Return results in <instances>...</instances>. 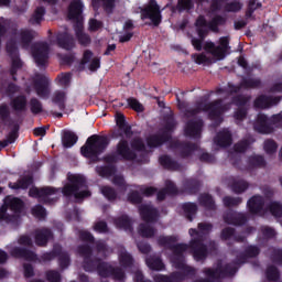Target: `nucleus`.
<instances>
[{"label": "nucleus", "mask_w": 282, "mask_h": 282, "mask_svg": "<svg viewBox=\"0 0 282 282\" xmlns=\"http://www.w3.org/2000/svg\"><path fill=\"white\" fill-rule=\"evenodd\" d=\"M213 230V225L200 223L198 224V231L195 229H189L191 237H195L192 239L189 247L187 245H176V237H160L159 246H163V248H170L173 254L171 257V261L175 268H185L186 272H195L191 267H186L184 263V252L191 250L193 257L196 261H204L208 254V248L204 246V235H208Z\"/></svg>", "instance_id": "1"}, {"label": "nucleus", "mask_w": 282, "mask_h": 282, "mask_svg": "<svg viewBox=\"0 0 282 282\" xmlns=\"http://www.w3.org/2000/svg\"><path fill=\"white\" fill-rule=\"evenodd\" d=\"M79 254L84 257V269L87 272H90V270L96 268L100 276H113L117 281H122V279H124V272H122L120 268L113 269V267L100 262V260H89V257H91V249L89 246L79 247Z\"/></svg>", "instance_id": "2"}, {"label": "nucleus", "mask_w": 282, "mask_h": 282, "mask_svg": "<svg viewBox=\"0 0 282 282\" xmlns=\"http://www.w3.org/2000/svg\"><path fill=\"white\" fill-rule=\"evenodd\" d=\"M226 24V18L221 15H216L210 22H206L203 15H199L195 22L196 30L199 39H192V45L197 52H202V43L208 36V29L212 32H219V25Z\"/></svg>", "instance_id": "3"}, {"label": "nucleus", "mask_w": 282, "mask_h": 282, "mask_svg": "<svg viewBox=\"0 0 282 282\" xmlns=\"http://www.w3.org/2000/svg\"><path fill=\"white\" fill-rule=\"evenodd\" d=\"M68 19L74 21L75 34L80 45H89L91 39L83 32V3L80 0L73 1L68 7Z\"/></svg>", "instance_id": "4"}, {"label": "nucleus", "mask_w": 282, "mask_h": 282, "mask_svg": "<svg viewBox=\"0 0 282 282\" xmlns=\"http://www.w3.org/2000/svg\"><path fill=\"white\" fill-rule=\"evenodd\" d=\"M132 150L129 148L127 140H121L117 144V155L106 158L107 162H118V160H135V151H142L144 143L140 139H134L131 143Z\"/></svg>", "instance_id": "5"}, {"label": "nucleus", "mask_w": 282, "mask_h": 282, "mask_svg": "<svg viewBox=\"0 0 282 282\" xmlns=\"http://www.w3.org/2000/svg\"><path fill=\"white\" fill-rule=\"evenodd\" d=\"M228 109H230L229 104H224L221 100H216L208 105L199 104L195 109L188 110L186 116L187 118H191V116H195V113H199L200 111H208L212 120H217L219 124L221 122V115L225 113V111H228Z\"/></svg>", "instance_id": "6"}, {"label": "nucleus", "mask_w": 282, "mask_h": 282, "mask_svg": "<svg viewBox=\"0 0 282 282\" xmlns=\"http://www.w3.org/2000/svg\"><path fill=\"white\" fill-rule=\"evenodd\" d=\"M69 183L66 184L62 191L63 195L69 197L74 195L75 199H83L85 197H89L91 193L87 189L80 191L85 188V178L80 175H68Z\"/></svg>", "instance_id": "7"}, {"label": "nucleus", "mask_w": 282, "mask_h": 282, "mask_svg": "<svg viewBox=\"0 0 282 282\" xmlns=\"http://www.w3.org/2000/svg\"><path fill=\"white\" fill-rule=\"evenodd\" d=\"M139 213L143 221H145V224L140 225L139 235H141V237H153L155 229L151 227V224L158 219V210L151 205H141Z\"/></svg>", "instance_id": "8"}, {"label": "nucleus", "mask_w": 282, "mask_h": 282, "mask_svg": "<svg viewBox=\"0 0 282 282\" xmlns=\"http://www.w3.org/2000/svg\"><path fill=\"white\" fill-rule=\"evenodd\" d=\"M23 208V202L19 198L7 197L4 206L0 208V219L2 221H17L19 213Z\"/></svg>", "instance_id": "9"}, {"label": "nucleus", "mask_w": 282, "mask_h": 282, "mask_svg": "<svg viewBox=\"0 0 282 282\" xmlns=\"http://www.w3.org/2000/svg\"><path fill=\"white\" fill-rule=\"evenodd\" d=\"M108 144L105 138L91 135L87 139L86 145L82 147V153L85 158H94L95 155H100Z\"/></svg>", "instance_id": "10"}, {"label": "nucleus", "mask_w": 282, "mask_h": 282, "mask_svg": "<svg viewBox=\"0 0 282 282\" xmlns=\"http://www.w3.org/2000/svg\"><path fill=\"white\" fill-rule=\"evenodd\" d=\"M230 39L228 36H224L219 39V45L216 46L213 42H205L203 48L207 54H212L214 58L217 61H223L226 58V52L229 50Z\"/></svg>", "instance_id": "11"}, {"label": "nucleus", "mask_w": 282, "mask_h": 282, "mask_svg": "<svg viewBox=\"0 0 282 282\" xmlns=\"http://www.w3.org/2000/svg\"><path fill=\"white\" fill-rule=\"evenodd\" d=\"M279 122L282 123V111L279 115H274L271 119L260 113L258 115L253 129L258 131V133H272V131H274L272 124H279Z\"/></svg>", "instance_id": "12"}, {"label": "nucleus", "mask_w": 282, "mask_h": 282, "mask_svg": "<svg viewBox=\"0 0 282 282\" xmlns=\"http://www.w3.org/2000/svg\"><path fill=\"white\" fill-rule=\"evenodd\" d=\"M236 272V265L225 264L224 262H218L216 270H205V274L210 279V281H217V279H224V276H232Z\"/></svg>", "instance_id": "13"}, {"label": "nucleus", "mask_w": 282, "mask_h": 282, "mask_svg": "<svg viewBox=\"0 0 282 282\" xmlns=\"http://www.w3.org/2000/svg\"><path fill=\"white\" fill-rule=\"evenodd\" d=\"M32 55L37 67H45L50 58V46L45 42L35 43L32 47Z\"/></svg>", "instance_id": "14"}, {"label": "nucleus", "mask_w": 282, "mask_h": 282, "mask_svg": "<svg viewBox=\"0 0 282 282\" xmlns=\"http://www.w3.org/2000/svg\"><path fill=\"white\" fill-rule=\"evenodd\" d=\"M57 191L54 187H32L29 191L30 197H37L41 202L45 204H52L56 202L58 197H56Z\"/></svg>", "instance_id": "15"}, {"label": "nucleus", "mask_w": 282, "mask_h": 282, "mask_svg": "<svg viewBox=\"0 0 282 282\" xmlns=\"http://www.w3.org/2000/svg\"><path fill=\"white\" fill-rule=\"evenodd\" d=\"M141 19H150L153 25H160V23H162L160 6H158L155 0H151L144 9H141Z\"/></svg>", "instance_id": "16"}, {"label": "nucleus", "mask_w": 282, "mask_h": 282, "mask_svg": "<svg viewBox=\"0 0 282 282\" xmlns=\"http://www.w3.org/2000/svg\"><path fill=\"white\" fill-rule=\"evenodd\" d=\"M175 127V121L173 119H170L167 121V124L165 127V130L161 131V134H152L148 138V147H160L161 144H164L169 138H171V131H173V128Z\"/></svg>", "instance_id": "17"}, {"label": "nucleus", "mask_w": 282, "mask_h": 282, "mask_svg": "<svg viewBox=\"0 0 282 282\" xmlns=\"http://www.w3.org/2000/svg\"><path fill=\"white\" fill-rule=\"evenodd\" d=\"M202 127H204V123L200 119H191L186 123L185 135H188L189 138H199V135H202Z\"/></svg>", "instance_id": "18"}, {"label": "nucleus", "mask_w": 282, "mask_h": 282, "mask_svg": "<svg viewBox=\"0 0 282 282\" xmlns=\"http://www.w3.org/2000/svg\"><path fill=\"white\" fill-rule=\"evenodd\" d=\"M34 87L40 98H47V96H50V89L47 88V77H45V75L35 76Z\"/></svg>", "instance_id": "19"}, {"label": "nucleus", "mask_w": 282, "mask_h": 282, "mask_svg": "<svg viewBox=\"0 0 282 282\" xmlns=\"http://www.w3.org/2000/svg\"><path fill=\"white\" fill-rule=\"evenodd\" d=\"M7 51L11 56V61H12L11 75L13 76V80H15L14 74H17V69H21V65H22L21 59H19V51L17 50V46L12 44V42H9L7 44Z\"/></svg>", "instance_id": "20"}, {"label": "nucleus", "mask_w": 282, "mask_h": 282, "mask_svg": "<svg viewBox=\"0 0 282 282\" xmlns=\"http://www.w3.org/2000/svg\"><path fill=\"white\" fill-rule=\"evenodd\" d=\"M138 191H140V193H143L145 197H151V195H154V193H158V189H155L154 187H147V188L137 187L135 191L130 193L128 196V199L129 202H131V204H140V202H142V196H140Z\"/></svg>", "instance_id": "21"}, {"label": "nucleus", "mask_w": 282, "mask_h": 282, "mask_svg": "<svg viewBox=\"0 0 282 282\" xmlns=\"http://www.w3.org/2000/svg\"><path fill=\"white\" fill-rule=\"evenodd\" d=\"M15 41L21 43L22 47H28L33 39H36V32L29 30H21L14 35Z\"/></svg>", "instance_id": "22"}, {"label": "nucleus", "mask_w": 282, "mask_h": 282, "mask_svg": "<svg viewBox=\"0 0 282 282\" xmlns=\"http://www.w3.org/2000/svg\"><path fill=\"white\" fill-rule=\"evenodd\" d=\"M87 63H90L88 66V69L90 72H96V69L100 68V57H94V53L89 50H86L84 52L82 64L85 65Z\"/></svg>", "instance_id": "23"}, {"label": "nucleus", "mask_w": 282, "mask_h": 282, "mask_svg": "<svg viewBox=\"0 0 282 282\" xmlns=\"http://www.w3.org/2000/svg\"><path fill=\"white\" fill-rule=\"evenodd\" d=\"M57 45L63 50H72L74 48V45H76V42L74 41V36L65 31L64 33H58Z\"/></svg>", "instance_id": "24"}, {"label": "nucleus", "mask_w": 282, "mask_h": 282, "mask_svg": "<svg viewBox=\"0 0 282 282\" xmlns=\"http://www.w3.org/2000/svg\"><path fill=\"white\" fill-rule=\"evenodd\" d=\"M276 102H279V97L260 96L254 100V107L256 109H268V107H272Z\"/></svg>", "instance_id": "25"}, {"label": "nucleus", "mask_w": 282, "mask_h": 282, "mask_svg": "<svg viewBox=\"0 0 282 282\" xmlns=\"http://www.w3.org/2000/svg\"><path fill=\"white\" fill-rule=\"evenodd\" d=\"M214 142L217 147H230L232 144V134L228 130H223L217 134Z\"/></svg>", "instance_id": "26"}, {"label": "nucleus", "mask_w": 282, "mask_h": 282, "mask_svg": "<svg viewBox=\"0 0 282 282\" xmlns=\"http://www.w3.org/2000/svg\"><path fill=\"white\" fill-rule=\"evenodd\" d=\"M52 239V231L50 229H37L35 231V243L36 246H46L47 241Z\"/></svg>", "instance_id": "27"}, {"label": "nucleus", "mask_w": 282, "mask_h": 282, "mask_svg": "<svg viewBox=\"0 0 282 282\" xmlns=\"http://www.w3.org/2000/svg\"><path fill=\"white\" fill-rule=\"evenodd\" d=\"M248 207L250 213L253 215H257L263 210V198L261 196H253L249 202H248Z\"/></svg>", "instance_id": "28"}, {"label": "nucleus", "mask_w": 282, "mask_h": 282, "mask_svg": "<svg viewBox=\"0 0 282 282\" xmlns=\"http://www.w3.org/2000/svg\"><path fill=\"white\" fill-rule=\"evenodd\" d=\"M116 122L117 126L119 127L120 131H122L126 135V138H131V127H129L127 124V122L124 121V115L118 112L116 115Z\"/></svg>", "instance_id": "29"}, {"label": "nucleus", "mask_w": 282, "mask_h": 282, "mask_svg": "<svg viewBox=\"0 0 282 282\" xmlns=\"http://www.w3.org/2000/svg\"><path fill=\"white\" fill-rule=\"evenodd\" d=\"M29 186H32V176H24L15 183H9V188L13 191H19V188L25 191Z\"/></svg>", "instance_id": "30"}, {"label": "nucleus", "mask_w": 282, "mask_h": 282, "mask_svg": "<svg viewBox=\"0 0 282 282\" xmlns=\"http://www.w3.org/2000/svg\"><path fill=\"white\" fill-rule=\"evenodd\" d=\"M13 257H18L19 259H25L26 261H34L36 259V254L32 251L14 248L11 251Z\"/></svg>", "instance_id": "31"}, {"label": "nucleus", "mask_w": 282, "mask_h": 282, "mask_svg": "<svg viewBox=\"0 0 282 282\" xmlns=\"http://www.w3.org/2000/svg\"><path fill=\"white\" fill-rule=\"evenodd\" d=\"M166 193H169V195H177V187L171 181H166L165 189L160 191L158 193L159 202H162L164 199V197H166Z\"/></svg>", "instance_id": "32"}, {"label": "nucleus", "mask_w": 282, "mask_h": 282, "mask_svg": "<svg viewBox=\"0 0 282 282\" xmlns=\"http://www.w3.org/2000/svg\"><path fill=\"white\" fill-rule=\"evenodd\" d=\"M62 142L66 149H70V147L78 142V137L72 131H64Z\"/></svg>", "instance_id": "33"}, {"label": "nucleus", "mask_w": 282, "mask_h": 282, "mask_svg": "<svg viewBox=\"0 0 282 282\" xmlns=\"http://www.w3.org/2000/svg\"><path fill=\"white\" fill-rule=\"evenodd\" d=\"M119 263L122 268H131L133 265V258L123 248L119 249Z\"/></svg>", "instance_id": "34"}, {"label": "nucleus", "mask_w": 282, "mask_h": 282, "mask_svg": "<svg viewBox=\"0 0 282 282\" xmlns=\"http://www.w3.org/2000/svg\"><path fill=\"white\" fill-rule=\"evenodd\" d=\"M225 221L234 226H241V224H246L247 218L243 214H230L229 216H225Z\"/></svg>", "instance_id": "35"}, {"label": "nucleus", "mask_w": 282, "mask_h": 282, "mask_svg": "<svg viewBox=\"0 0 282 282\" xmlns=\"http://www.w3.org/2000/svg\"><path fill=\"white\" fill-rule=\"evenodd\" d=\"M247 101H248L247 97H238L235 100V104L237 105V107H240L238 111L235 113L236 120H243V118H246V109H243V105H246Z\"/></svg>", "instance_id": "36"}, {"label": "nucleus", "mask_w": 282, "mask_h": 282, "mask_svg": "<svg viewBox=\"0 0 282 282\" xmlns=\"http://www.w3.org/2000/svg\"><path fill=\"white\" fill-rule=\"evenodd\" d=\"M11 107L14 111H25V107H28V99L25 96H18L12 99Z\"/></svg>", "instance_id": "37"}, {"label": "nucleus", "mask_w": 282, "mask_h": 282, "mask_svg": "<svg viewBox=\"0 0 282 282\" xmlns=\"http://www.w3.org/2000/svg\"><path fill=\"white\" fill-rule=\"evenodd\" d=\"M184 280V275L182 273H173L170 278L166 275H155V282H180Z\"/></svg>", "instance_id": "38"}, {"label": "nucleus", "mask_w": 282, "mask_h": 282, "mask_svg": "<svg viewBox=\"0 0 282 282\" xmlns=\"http://www.w3.org/2000/svg\"><path fill=\"white\" fill-rule=\"evenodd\" d=\"M145 263L150 270H164V263L162 260H160V258H147Z\"/></svg>", "instance_id": "39"}, {"label": "nucleus", "mask_w": 282, "mask_h": 282, "mask_svg": "<svg viewBox=\"0 0 282 282\" xmlns=\"http://www.w3.org/2000/svg\"><path fill=\"white\" fill-rule=\"evenodd\" d=\"M192 58L196 65H210L213 58L208 57L206 53L193 54Z\"/></svg>", "instance_id": "40"}, {"label": "nucleus", "mask_w": 282, "mask_h": 282, "mask_svg": "<svg viewBox=\"0 0 282 282\" xmlns=\"http://www.w3.org/2000/svg\"><path fill=\"white\" fill-rule=\"evenodd\" d=\"M52 100L55 105H57L61 111L65 109V100H66L65 91H55Z\"/></svg>", "instance_id": "41"}, {"label": "nucleus", "mask_w": 282, "mask_h": 282, "mask_svg": "<svg viewBox=\"0 0 282 282\" xmlns=\"http://www.w3.org/2000/svg\"><path fill=\"white\" fill-rule=\"evenodd\" d=\"M259 254V248L257 247H248L246 250V254L240 256L237 260V263H246L247 258L257 257Z\"/></svg>", "instance_id": "42"}, {"label": "nucleus", "mask_w": 282, "mask_h": 282, "mask_svg": "<svg viewBox=\"0 0 282 282\" xmlns=\"http://www.w3.org/2000/svg\"><path fill=\"white\" fill-rule=\"evenodd\" d=\"M276 149H279V145L274 140L268 139L264 141L263 150L267 155H274V153H276Z\"/></svg>", "instance_id": "43"}, {"label": "nucleus", "mask_w": 282, "mask_h": 282, "mask_svg": "<svg viewBox=\"0 0 282 282\" xmlns=\"http://www.w3.org/2000/svg\"><path fill=\"white\" fill-rule=\"evenodd\" d=\"M19 128L15 127L8 135L7 140L4 141H0V151L1 149H6V147H8V144H12L13 142L17 141V138H19L18 132Z\"/></svg>", "instance_id": "44"}, {"label": "nucleus", "mask_w": 282, "mask_h": 282, "mask_svg": "<svg viewBox=\"0 0 282 282\" xmlns=\"http://www.w3.org/2000/svg\"><path fill=\"white\" fill-rule=\"evenodd\" d=\"M54 254H57L61 268H67V265H69V256H67L65 252H62L61 248L55 247Z\"/></svg>", "instance_id": "45"}, {"label": "nucleus", "mask_w": 282, "mask_h": 282, "mask_svg": "<svg viewBox=\"0 0 282 282\" xmlns=\"http://www.w3.org/2000/svg\"><path fill=\"white\" fill-rule=\"evenodd\" d=\"M43 14H45V9L43 7H39L31 17L30 23H32V25H37L43 21Z\"/></svg>", "instance_id": "46"}, {"label": "nucleus", "mask_w": 282, "mask_h": 282, "mask_svg": "<svg viewBox=\"0 0 282 282\" xmlns=\"http://www.w3.org/2000/svg\"><path fill=\"white\" fill-rule=\"evenodd\" d=\"M183 210L189 221H193V215L197 213V205L193 203H186L183 205Z\"/></svg>", "instance_id": "47"}, {"label": "nucleus", "mask_w": 282, "mask_h": 282, "mask_svg": "<svg viewBox=\"0 0 282 282\" xmlns=\"http://www.w3.org/2000/svg\"><path fill=\"white\" fill-rule=\"evenodd\" d=\"M199 202L202 206H205V208H208L209 210H215V200H213V197L208 194H203L199 198Z\"/></svg>", "instance_id": "48"}, {"label": "nucleus", "mask_w": 282, "mask_h": 282, "mask_svg": "<svg viewBox=\"0 0 282 282\" xmlns=\"http://www.w3.org/2000/svg\"><path fill=\"white\" fill-rule=\"evenodd\" d=\"M231 191H234V193H243V191H246V188H248V183H246L245 181H231Z\"/></svg>", "instance_id": "49"}, {"label": "nucleus", "mask_w": 282, "mask_h": 282, "mask_svg": "<svg viewBox=\"0 0 282 282\" xmlns=\"http://www.w3.org/2000/svg\"><path fill=\"white\" fill-rule=\"evenodd\" d=\"M117 228H123V230H131V220L129 217L122 216L115 220Z\"/></svg>", "instance_id": "50"}, {"label": "nucleus", "mask_w": 282, "mask_h": 282, "mask_svg": "<svg viewBox=\"0 0 282 282\" xmlns=\"http://www.w3.org/2000/svg\"><path fill=\"white\" fill-rule=\"evenodd\" d=\"M199 3H209L212 12H217L221 10V3L224 0H197Z\"/></svg>", "instance_id": "51"}, {"label": "nucleus", "mask_w": 282, "mask_h": 282, "mask_svg": "<svg viewBox=\"0 0 282 282\" xmlns=\"http://www.w3.org/2000/svg\"><path fill=\"white\" fill-rule=\"evenodd\" d=\"M260 85L261 80L252 78L243 79L241 83V87H243L245 89H252L253 87H259Z\"/></svg>", "instance_id": "52"}, {"label": "nucleus", "mask_w": 282, "mask_h": 282, "mask_svg": "<svg viewBox=\"0 0 282 282\" xmlns=\"http://www.w3.org/2000/svg\"><path fill=\"white\" fill-rule=\"evenodd\" d=\"M252 142H254V140H243V141H240L239 143H237L235 145V151L236 153H243V151H246V149H248Z\"/></svg>", "instance_id": "53"}, {"label": "nucleus", "mask_w": 282, "mask_h": 282, "mask_svg": "<svg viewBox=\"0 0 282 282\" xmlns=\"http://www.w3.org/2000/svg\"><path fill=\"white\" fill-rule=\"evenodd\" d=\"M160 164L161 166H164L165 169H173L176 170L177 166H175V162H173V160H171V158L163 155L160 158Z\"/></svg>", "instance_id": "54"}, {"label": "nucleus", "mask_w": 282, "mask_h": 282, "mask_svg": "<svg viewBox=\"0 0 282 282\" xmlns=\"http://www.w3.org/2000/svg\"><path fill=\"white\" fill-rule=\"evenodd\" d=\"M243 6L240 2L234 1L229 2L225 6L224 10L225 12H239Z\"/></svg>", "instance_id": "55"}, {"label": "nucleus", "mask_w": 282, "mask_h": 282, "mask_svg": "<svg viewBox=\"0 0 282 282\" xmlns=\"http://www.w3.org/2000/svg\"><path fill=\"white\" fill-rule=\"evenodd\" d=\"M30 107L32 113H41L43 111V105H41V101H39L36 98L31 99Z\"/></svg>", "instance_id": "56"}, {"label": "nucleus", "mask_w": 282, "mask_h": 282, "mask_svg": "<svg viewBox=\"0 0 282 282\" xmlns=\"http://www.w3.org/2000/svg\"><path fill=\"white\" fill-rule=\"evenodd\" d=\"M32 215L33 217H36L37 219H45V208L43 206L37 205L32 208Z\"/></svg>", "instance_id": "57"}, {"label": "nucleus", "mask_w": 282, "mask_h": 282, "mask_svg": "<svg viewBox=\"0 0 282 282\" xmlns=\"http://www.w3.org/2000/svg\"><path fill=\"white\" fill-rule=\"evenodd\" d=\"M128 105L129 107H131V109H133L134 111H144V107L142 106V104H140V101H138V99L135 98H129L128 99Z\"/></svg>", "instance_id": "58"}, {"label": "nucleus", "mask_w": 282, "mask_h": 282, "mask_svg": "<svg viewBox=\"0 0 282 282\" xmlns=\"http://www.w3.org/2000/svg\"><path fill=\"white\" fill-rule=\"evenodd\" d=\"M270 213L274 217H282V206L279 203H271Z\"/></svg>", "instance_id": "59"}, {"label": "nucleus", "mask_w": 282, "mask_h": 282, "mask_svg": "<svg viewBox=\"0 0 282 282\" xmlns=\"http://www.w3.org/2000/svg\"><path fill=\"white\" fill-rule=\"evenodd\" d=\"M251 166H265V160H263V156L253 155L249 159Z\"/></svg>", "instance_id": "60"}, {"label": "nucleus", "mask_w": 282, "mask_h": 282, "mask_svg": "<svg viewBox=\"0 0 282 282\" xmlns=\"http://www.w3.org/2000/svg\"><path fill=\"white\" fill-rule=\"evenodd\" d=\"M69 80H72V75L69 73H63L57 76V83L62 87H66V85L69 83Z\"/></svg>", "instance_id": "61"}, {"label": "nucleus", "mask_w": 282, "mask_h": 282, "mask_svg": "<svg viewBox=\"0 0 282 282\" xmlns=\"http://www.w3.org/2000/svg\"><path fill=\"white\" fill-rule=\"evenodd\" d=\"M267 279H269V281H276V279H279V271L276 268L269 267L267 269Z\"/></svg>", "instance_id": "62"}, {"label": "nucleus", "mask_w": 282, "mask_h": 282, "mask_svg": "<svg viewBox=\"0 0 282 282\" xmlns=\"http://www.w3.org/2000/svg\"><path fill=\"white\" fill-rule=\"evenodd\" d=\"M101 193L107 197V199H115L116 198V191L109 186L101 187Z\"/></svg>", "instance_id": "63"}, {"label": "nucleus", "mask_w": 282, "mask_h": 282, "mask_svg": "<svg viewBox=\"0 0 282 282\" xmlns=\"http://www.w3.org/2000/svg\"><path fill=\"white\" fill-rule=\"evenodd\" d=\"M178 10H191L193 8V0H178Z\"/></svg>", "instance_id": "64"}]
</instances>
